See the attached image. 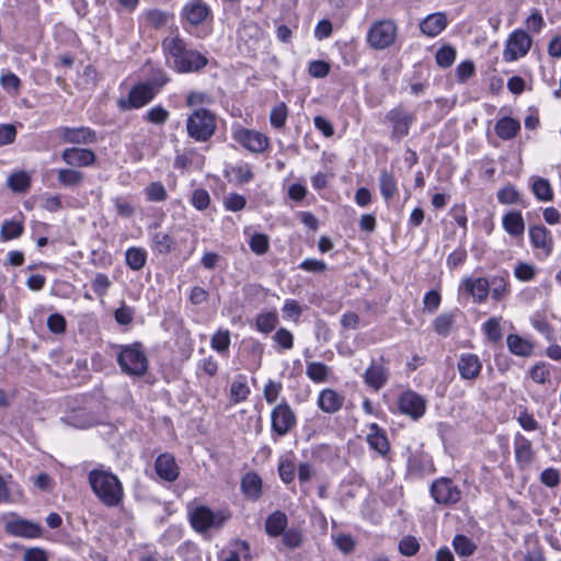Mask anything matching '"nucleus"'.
I'll list each match as a JSON object with an SVG mask.
<instances>
[{"mask_svg": "<svg viewBox=\"0 0 561 561\" xmlns=\"http://www.w3.org/2000/svg\"><path fill=\"white\" fill-rule=\"evenodd\" d=\"M156 93L157 91L153 83H140L130 90L127 100L121 99L118 105L122 110L139 108L149 103L154 98Z\"/></svg>", "mask_w": 561, "mask_h": 561, "instance_id": "obj_8", "label": "nucleus"}, {"mask_svg": "<svg viewBox=\"0 0 561 561\" xmlns=\"http://www.w3.org/2000/svg\"><path fill=\"white\" fill-rule=\"evenodd\" d=\"M503 227L511 236H522L525 230L523 216L519 211H510L503 217Z\"/></svg>", "mask_w": 561, "mask_h": 561, "instance_id": "obj_29", "label": "nucleus"}, {"mask_svg": "<svg viewBox=\"0 0 561 561\" xmlns=\"http://www.w3.org/2000/svg\"><path fill=\"white\" fill-rule=\"evenodd\" d=\"M344 403V397L333 389H324L318 398L319 408L325 413L337 412Z\"/></svg>", "mask_w": 561, "mask_h": 561, "instance_id": "obj_22", "label": "nucleus"}, {"mask_svg": "<svg viewBox=\"0 0 561 561\" xmlns=\"http://www.w3.org/2000/svg\"><path fill=\"white\" fill-rule=\"evenodd\" d=\"M95 141V133L90 128H72V146Z\"/></svg>", "mask_w": 561, "mask_h": 561, "instance_id": "obj_47", "label": "nucleus"}, {"mask_svg": "<svg viewBox=\"0 0 561 561\" xmlns=\"http://www.w3.org/2000/svg\"><path fill=\"white\" fill-rule=\"evenodd\" d=\"M278 323V316L275 311L264 312L256 316L255 325L262 333L272 332Z\"/></svg>", "mask_w": 561, "mask_h": 561, "instance_id": "obj_36", "label": "nucleus"}, {"mask_svg": "<svg viewBox=\"0 0 561 561\" xmlns=\"http://www.w3.org/2000/svg\"><path fill=\"white\" fill-rule=\"evenodd\" d=\"M152 248L161 254H168L175 248V241L164 231H157L152 236Z\"/></svg>", "mask_w": 561, "mask_h": 561, "instance_id": "obj_32", "label": "nucleus"}, {"mask_svg": "<svg viewBox=\"0 0 561 561\" xmlns=\"http://www.w3.org/2000/svg\"><path fill=\"white\" fill-rule=\"evenodd\" d=\"M288 116V108L284 102L274 106L270 114V122L274 128H283Z\"/></svg>", "mask_w": 561, "mask_h": 561, "instance_id": "obj_41", "label": "nucleus"}, {"mask_svg": "<svg viewBox=\"0 0 561 561\" xmlns=\"http://www.w3.org/2000/svg\"><path fill=\"white\" fill-rule=\"evenodd\" d=\"M474 73V65L470 60L460 62L456 68V78L459 82L467 81Z\"/></svg>", "mask_w": 561, "mask_h": 561, "instance_id": "obj_60", "label": "nucleus"}, {"mask_svg": "<svg viewBox=\"0 0 561 561\" xmlns=\"http://www.w3.org/2000/svg\"><path fill=\"white\" fill-rule=\"evenodd\" d=\"M96 71L91 66H85L83 72L78 78V87L83 90H90L96 84Z\"/></svg>", "mask_w": 561, "mask_h": 561, "instance_id": "obj_43", "label": "nucleus"}, {"mask_svg": "<svg viewBox=\"0 0 561 561\" xmlns=\"http://www.w3.org/2000/svg\"><path fill=\"white\" fill-rule=\"evenodd\" d=\"M117 363L123 373L134 377L144 376L149 365L142 344L139 342L121 346Z\"/></svg>", "mask_w": 561, "mask_h": 561, "instance_id": "obj_3", "label": "nucleus"}, {"mask_svg": "<svg viewBox=\"0 0 561 561\" xmlns=\"http://www.w3.org/2000/svg\"><path fill=\"white\" fill-rule=\"evenodd\" d=\"M425 400L412 390H408L400 396L399 410L401 413L410 415L412 419L417 420L425 413Z\"/></svg>", "mask_w": 561, "mask_h": 561, "instance_id": "obj_13", "label": "nucleus"}, {"mask_svg": "<svg viewBox=\"0 0 561 561\" xmlns=\"http://www.w3.org/2000/svg\"><path fill=\"white\" fill-rule=\"evenodd\" d=\"M386 121L391 125V139L400 141L409 135L410 127L415 121V115L408 112L402 105H398L388 111Z\"/></svg>", "mask_w": 561, "mask_h": 561, "instance_id": "obj_6", "label": "nucleus"}, {"mask_svg": "<svg viewBox=\"0 0 561 561\" xmlns=\"http://www.w3.org/2000/svg\"><path fill=\"white\" fill-rule=\"evenodd\" d=\"M229 517L225 512L214 513L206 506H198L191 512L190 522L195 530L203 533L211 527L222 526Z\"/></svg>", "mask_w": 561, "mask_h": 561, "instance_id": "obj_7", "label": "nucleus"}, {"mask_svg": "<svg viewBox=\"0 0 561 561\" xmlns=\"http://www.w3.org/2000/svg\"><path fill=\"white\" fill-rule=\"evenodd\" d=\"M380 193L385 199H390L397 194V182L391 173L382 170L379 178Z\"/></svg>", "mask_w": 561, "mask_h": 561, "instance_id": "obj_34", "label": "nucleus"}, {"mask_svg": "<svg viewBox=\"0 0 561 561\" xmlns=\"http://www.w3.org/2000/svg\"><path fill=\"white\" fill-rule=\"evenodd\" d=\"M457 369L462 379L474 380L481 373L482 364L476 354L466 353L460 355Z\"/></svg>", "mask_w": 561, "mask_h": 561, "instance_id": "obj_15", "label": "nucleus"}, {"mask_svg": "<svg viewBox=\"0 0 561 561\" xmlns=\"http://www.w3.org/2000/svg\"><path fill=\"white\" fill-rule=\"evenodd\" d=\"M533 193L541 202H550L553 198L552 188L548 180L536 178L533 183Z\"/></svg>", "mask_w": 561, "mask_h": 561, "instance_id": "obj_37", "label": "nucleus"}, {"mask_svg": "<svg viewBox=\"0 0 561 561\" xmlns=\"http://www.w3.org/2000/svg\"><path fill=\"white\" fill-rule=\"evenodd\" d=\"M233 138L251 152L260 153L268 147V138L255 130L238 128L233 131Z\"/></svg>", "mask_w": 561, "mask_h": 561, "instance_id": "obj_12", "label": "nucleus"}, {"mask_svg": "<svg viewBox=\"0 0 561 561\" xmlns=\"http://www.w3.org/2000/svg\"><path fill=\"white\" fill-rule=\"evenodd\" d=\"M146 194L151 202H162L167 198V191L160 182H153L146 188Z\"/></svg>", "mask_w": 561, "mask_h": 561, "instance_id": "obj_53", "label": "nucleus"}, {"mask_svg": "<svg viewBox=\"0 0 561 561\" xmlns=\"http://www.w3.org/2000/svg\"><path fill=\"white\" fill-rule=\"evenodd\" d=\"M7 185L13 192L23 193L30 187L31 178L24 171L14 172L9 175Z\"/></svg>", "mask_w": 561, "mask_h": 561, "instance_id": "obj_33", "label": "nucleus"}, {"mask_svg": "<svg viewBox=\"0 0 561 561\" xmlns=\"http://www.w3.org/2000/svg\"><path fill=\"white\" fill-rule=\"evenodd\" d=\"M231 398L234 402H241L247 399L249 394L248 386L242 381H233L230 388Z\"/></svg>", "mask_w": 561, "mask_h": 561, "instance_id": "obj_63", "label": "nucleus"}, {"mask_svg": "<svg viewBox=\"0 0 561 561\" xmlns=\"http://www.w3.org/2000/svg\"><path fill=\"white\" fill-rule=\"evenodd\" d=\"M211 347L219 353L228 350L230 344V333L228 330H219L211 337Z\"/></svg>", "mask_w": 561, "mask_h": 561, "instance_id": "obj_46", "label": "nucleus"}, {"mask_svg": "<svg viewBox=\"0 0 561 561\" xmlns=\"http://www.w3.org/2000/svg\"><path fill=\"white\" fill-rule=\"evenodd\" d=\"M525 561H546L542 547L538 541L530 545L524 556Z\"/></svg>", "mask_w": 561, "mask_h": 561, "instance_id": "obj_64", "label": "nucleus"}, {"mask_svg": "<svg viewBox=\"0 0 561 561\" xmlns=\"http://www.w3.org/2000/svg\"><path fill=\"white\" fill-rule=\"evenodd\" d=\"M272 431L278 436H285L296 424V415L288 403L277 404L271 414Z\"/></svg>", "mask_w": 561, "mask_h": 561, "instance_id": "obj_9", "label": "nucleus"}, {"mask_svg": "<svg viewBox=\"0 0 561 561\" xmlns=\"http://www.w3.org/2000/svg\"><path fill=\"white\" fill-rule=\"evenodd\" d=\"M210 7L204 0H191L182 9V18L193 26L202 24L210 15Z\"/></svg>", "mask_w": 561, "mask_h": 561, "instance_id": "obj_14", "label": "nucleus"}, {"mask_svg": "<svg viewBox=\"0 0 561 561\" xmlns=\"http://www.w3.org/2000/svg\"><path fill=\"white\" fill-rule=\"evenodd\" d=\"M483 329L490 341L497 342L502 339L500 321L496 318L489 319L484 323Z\"/></svg>", "mask_w": 561, "mask_h": 561, "instance_id": "obj_50", "label": "nucleus"}, {"mask_svg": "<svg viewBox=\"0 0 561 561\" xmlns=\"http://www.w3.org/2000/svg\"><path fill=\"white\" fill-rule=\"evenodd\" d=\"M462 285L477 302L484 301L490 293V282L484 277H468L462 282Z\"/></svg>", "mask_w": 561, "mask_h": 561, "instance_id": "obj_21", "label": "nucleus"}, {"mask_svg": "<svg viewBox=\"0 0 561 561\" xmlns=\"http://www.w3.org/2000/svg\"><path fill=\"white\" fill-rule=\"evenodd\" d=\"M162 46L168 60L172 59L173 68L181 73L198 71L207 65V58L196 50L188 49L179 36L167 37Z\"/></svg>", "mask_w": 561, "mask_h": 561, "instance_id": "obj_1", "label": "nucleus"}, {"mask_svg": "<svg viewBox=\"0 0 561 561\" xmlns=\"http://www.w3.org/2000/svg\"><path fill=\"white\" fill-rule=\"evenodd\" d=\"M275 343L283 350H290L294 345V336L290 331L280 328L273 336Z\"/></svg>", "mask_w": 561, "mask_h": 561, "instance_id": "obj_51", "label": "nucleus"}, {"mask_svg": "<svg viewBox=\"0 0 561 561\" xmlns=\"http://www.w3.org/2000/svg\"><path fill=\"white\" fill-rule=\"evenodd\" d=\"M5 530L14 536L37 538L42 535V528L38 524L25 520L14 519L5 524Z\"/></svg>", "mask_w": 561, "mask_h": 561, "instance_id": "obj_17", "label": "nucleus"}, {"mask_svg": "<svg viewBox=\"0 0 561 561\" xmlns=\"http://www.w3.org/2000/svg\"><path fill=\"white\" fill-rule=\"evenodd\" d=\"M397 35L398 27L392 20L376 21L367 32V43L374 49H386L394 44Z\"/></svg>", "mask_w": 561, "mask_h": 561, "instance_id": "obj_5", "label": "nucleus"}, {"mask_svg": "<svg viewBox=\"0 0 561 561\" xmlns=\"http://www.w3.org/2000/svg\"><path fill=\"white\" fill-rule=\"evenodd\" d=\"M209 202H210V197L206 190L199 188V190H196L193 192L192 204L198 210L206 209L209 205Z\"/></svg>", "mask_w": 561, "mask_h": 561, "instance_id": "obj_61", "label": "nucleus"}, {"mask_svg": "<svg viewBox=\"0 0 561 561\" xmlns=\"http://www.w3.org/2000/svg\"><path fill=\"white\" fill-rule=\"evenodd\" d=\"M529 238L534 248L543 250L547 255L551 253L553 242L546 227H531L529 229Z\"/></svg>", "mask_w": 561, "mask_h": 561, "instance_id": "obj_23", "label": "nucleus"}, {"mask_svg": "<svg viewBox=\"0 0 561 561\" xmlns=\"http://www.w3.org/2000/svg\"><path fill=\"white\" fill-rule=\"evenodd\" d=\"M95 161V153L88 148L72 146V167H88Z\"/></svg>", "mask_w": 561, "mask_h": 561, "instance_id": "obj_35", "label": "nucleus"}, {"mask_svg": "<svg viewBox=\"0 0 561 561\" xmlns=\"http://www.w3.org/2000/svg\"><path fill=\"white\" fill-rule=\"evenodd\" d=\"M23 232V226L20 221H14V220H10V221H5L3 222L2 227H1V238L3 240H11V239H14V238H18L22 234Z\"/></svg>", "mask_w": 561, "mask_h": 561, "instance_id": "obj_44", "label": "nucleus"}, {"mask_svg": "<svg viewBox=\"0 0 561 561\" xmlns=\"http://www.w3.org/2000/svg\"><path fill=\"white\" fill-rule=\"evenodd\" d=\"M453 547L456 553L460 557H469L477 549L474 542L463 535H456L454 537Z\"/></svg>", "mask_w": 561, "mask_h": 561, "instance_id": "obj_38", "label": "nucleus"}, {"mask_svg": "<svg viewBox=\"0 0 561 561\" xmlns=\"http://www.w3.org/2000/svg\"><path fill=\"white\" fill-rule=\"evenodd\" d=\"M540 481L548 488H554L559 485L561 481L559 470L554 468L545 469L540 474Z\"/></svg>", "mask_w": 561, "mask_h": 561, "instance_id": "obj_57", "label": "nucleus"}, {"mask_svg": "<svg viewBox=\"0 0 561 561\" xmlns=\"http://www.w3.org/2000/svg\"><path fill=\"white\" fill-rule=\"evenodd\" d=\"M15 137L16 129L12 124H0V147L12 144Z\"/></svg>", "mask_w": 561, "mask_h": 561, "instance_id": "obj_59", "label": "nucleus"}, {"mask_svg": "<svg viewBox=\"0 0 561 561\" xmlns=\"http://www.w3.org/2000/svg\"><path fill=\"white\" fill-rule=\"evenodd\" d=\"M457 314L458 310L440 313L433 321L434 331L440 336L449 335L454 328Z\"/></svg>", "mask_w": 561, "mask_h": 561, "instance_id": "obj_28", "label": "nucleus"}, {"mask_svg": "<svg viewBox=\"0 0 561 561\" xmlns=\"http://www.w3.org/2000/svg\"><path fill=\"white\" fill-rule=\"evenodd\" d=\"M89 483L99 500L108 507L117 506L124 495L122 483L112 472L92 470L89 473Z\"/></svg>", "mask_w": 561, "mask_h": 561, "instance_id": "obj_2", "label": "nucleus"}, {"mask_svg": "<svg viewBox=\"0 0 561 561\" xmlns=\"http://www.w3.org/2000/svg\"><path fill=\"white\" fill-rule=\"evenodd\" d=\"M249 247L255 254L263 255L270 249L268 237L264 233H254L250 239Z\"/></svg>", "mask_w": 561, "mask_h": 561, "instance_id": "obj_42", "label": "nucleus"}, {"mask_svg": "<svg viewBox=\"0 0 561 561\" xmlns=\"http://www.w3.org/2000/svg\"><path fill=\"white\" fill-rule=\"evenodd\" d=\"M127 266L133 271H140L147 262V252L142 248L131 247L125 253Z\"/></svg>", "mask_w": 561, "mask_h": 561, "instance_id": "obj_31", "label": "nucleus"}, {"mask_svg": "<svg viewBox=\"0 0 561 561\" xmlns=\"http://www.w3.org/2000/svg\"><path fill=\"white\" fill-rule=\"evenodd\" d=\"M169 118V112L158 105L150 108L146 114V119L153 124H164Z\"/></svg>", "mask_w": 561, "mask_h": 561, "instance_id": "obj_56", "label": "nucleus"}, {"mask_svg": "<svg viewBox=\"0 0 561 561\" xmlns=\"http://www.w3.org/2000/svg\"><path fill=\"white\" fill-rule=\"evenodd\" d=\"M306 374L311 380L322 382L328 378L329 367L323 363L311 362L307 365Z\"/></svg>", "mask_w": 561, "mask_h": 561, "instance_id": "obj_40", "label": "nucleus"}, {"mask_svg": "<svg viewBox=\"0 0 561 561\" xmlns=\"http://www.w3.org/2000/svg\"><path fill=\"white\" fill-rule=\"evenodd\" d=\"M520 130V123L512 117H503L495 124V133L503 140L514 138Z\"/></svg>", "mask_w": 561, "mask_h": 561, "instance_id": "obj_26", "label": "nucleus"}, {"mask_svg": "<svg viewBox=\"0 0 561 561\" xmlns=\"http://www.w3.org/2000/svg\"><path fill=\"white\" fill-rule=\"evenodd\" d=\"M111 285L112 282L110 280L108 276L103 273H98L92 280V288L94 293L100 297L105 295Z\"/></svg>", "mask_w": 561, "mask_h": 561, "instance_id": "obj_52", "label": "nucleus"}, {"mask_svg": "<svg viewBox=\"0 0 561 561\" xmlns=\"http://www.w3.org/2000/svg\"><path fill=\"white\" fill-rule=\"evenodd\" d=\"M519 193L513 185H506L501 188L497 193V199L500 203L505 205L515 204L518 202Z\"/></svg>", "mask_w": 561, "mask_h": 561, "instance_id": "obj_49", "label": "nucleus"}, {"mask_svg": "<svg viewBox=\"0 0 561 561\" xmlns=\"http://www.w3.org/2000/svg\"><path fill=\"white\" fill-rule=\"evenodd\" d=\"M157 474L169 482L175 481L179 477V467L170 454L160 455L154 463Z\"/></svg>", "mask_w": 561, "mask_h": 561, "instance_id": "obj_18", "label": "nucleus"}, {"mask_svg": "<svg viewBox=\"0 0 561 561\" xmlns=\"http://www.w3.org/2000/svg\"><path fill=\"white\" fill-rule=\"evenodd\" d=\"M515 458L520 467H527L534 459L531 442L517 433L514 437Z\"/></svg>", "mask_w": 561, "mask_h": 561, "instance_id": "obj_19", "label": "nucleus"}, {"mask_svg": "<svg viewBox=\"0 0 561 561\" xmlns=\"http://www.w3.org/2000/svg\"><path fill=\"white\" fill-rule=\"evenodd\" d=\"M490 291L495 300L502 299L507 293V282L504 277H493L490 282Z\"/></svg>", "mask_w": 561, "mask_h": 561, "instance_id": "obj_48", "label": "nucleus"}, {"mask_svg": "<svg viewBox=\"0 0 561 561\" xmlns=\"http://www.w3.org/2000/svg\"><path fill=\"white\" fill-rule=\"evenodd\" d=\"M114 318L118 324L128 325L133 322L134 309L123 304L115 310Z\"/></svg>", "mask_w": 561, "mask_h": 561, "instance_id": "obj_58", "label": "nucleus"}, {"mask_svg": "<svg viewBox=\"0 0 561 561\" xmlns=\"http://www.w3.org/2000/svg\"><path fill=\"white\" fill-rule=\"evenodd\" d=\"M530 46L531 38L525 31L518 30L513 32L503 51L504 60L513 61L525 56L530 49Z\"/></svg>", "mask_w": 561, "mask_h": 561, "instance_id": "obj_10", "label": "nucleus"}, {"mask_svg": "<svg viewBox=\"0 0 561 561\" xmlns=\"http://www.w3.org/2000/svg\"><path fill=\"white\" fill-rule=\"evenodd\" d=\"M216 127L215 114L205 108L194 111L186 122L188 136L202 142L207 141L215 134Z\"/></svg>", "mask_w": 561, "mask_h": 561, "instance_id": "obj_4", "label": "nucleus"}, {"mask_svg": "<svg viewBox=\"0 0 561 561\" xmlns=\"http://www.w3.org/2000/svg\"><path fill=\"white\" fill-rule=\"evenodd\" d=\"M447 25V18L444 13L437 12L427 15L421 23V32L428 36L434 37L442 33Z\"/></svg>", "mask_w": 561, "mask_h": 561, "instance_id": "obj_20", "label": "nucleus"}, {"mask_svg": "<svg viewBox=\"0 0 561 561\" xmlns=\"http://www.w3.org/2000/svg\"><path fill=\"white\" fill-rule=\"evenodd\" d=\"M288 524V518L285 513L276 511L268 515L265 520L266 534L271 537H278L283 535Z\"/></svg>", "mask_w": 561, "mask_h": 561, "instance_id": "obj_25", "label": "nucleus"}, {"mask_svg": "<svg viewBox=\"0 0 561 561\" xmlns=\"http://www.w3.org/2000/svg\"><path fill=\"white\" fill-rule=\"evenodd\" d=\"M367 442L373 449L381 455H386L389 451L390 447L386 434L377 424H371L370 432L367 435Z\"/></svg>", "mask_w": 561, "mask_h": 561, "instance_id": "obj_27", "label": "nucleus"}, {"mask_svg": "<svg viewBox=\"0 0 561 561\" xmlns=\"http://www.w3.org/2000/svg\"><path fill=\"white\" fill-rule=\"evenodd\" d=\"M283 542L290 549L298 548L302 542V535L300 530L290 528L283 533Z\"/></svg>", "mask_w": 561, "mask_h": 561, "instance_id": "obj_55", "label": "nucleus"}, {"mask_svg": "<svg viewBox=\"0 0 561 561\" xmlns=\"http://www.w3.org/2000/svg\"><path fill=\"white\" fill-rule=\"evenodd\" d=\"M420 550V543L414 536H404L399 542V551L405 557H412Z\"/></svg>", "mask_w": 561, "mask_h": 561, "instance_id": "obj_45", "label": "nucleus"}, {"mask_svg": "<svg viewBox=\"0 0 561 561\" xmlns=\"http://www.w3.org/2000/svg\"><path fill=\"white\" fill-rule=\"evenodd\" d=\"M241 489L247 497L255 501L262 494V479L255 472H248L241 481Z\"/></svg>", "mask_w": 561, "mask_h": 561, "instance_id": "obj_24", "label": "nucleus"}, {"mask_svg": "<svg viewBox=\"0 0 561 561\" xmlns=\"http://www.w3.org/2000/svg\"><path fill=\"white\" fill-rule=\"evenodd\" d=\"M388 377V368L383 364L376 360L371 362L364 374V380L366 385L375 390L382 388L387 383Z\"/></svg>", "mask_w": 561, "mask_h": 561, "instance_id": "obj_16", "label": "nucleus"}, {"mask_svg": "<svg viewBox=\"0 0 561 561\" xmlns=\"http://www.w3.org/2000/svg\"><path fill=\"white\" fill-rule=\"evenodd\" d=\"M456 59V49L450 45H444L435 55L436 64L440 68H449Z\"/></svg>", "mask_w": 561, "mask_h": 561, "instance_id": "obj_39", "label": "nucleus"}, {"mask_svg": "<svg viewBox=\"0 0 561 561\" xmlns=\"http://www.w3.org/2000/svg\"><path fill=\"white\" fill-rule=\"evenodd\" d=\"M431 494L438 504L451 505L460 501L461 492L451 480L440 478L431 485Z\"/></svg>", "mask_w": 561, "mask_h": 561, "instance_id": "obj_11", "label": "nucleus"}, {"mask_svg": "<svg viewBox=\"0 0 561 561\" xmlns=\"http://www.w3.org/2000/svg\"><path fill=\"white\" fill-rule=\"evenodd\" d=\"M506 343L511 353L517 356L526 357L530 356L533 353V344L517 334H510L506 339Z\"/></svg>", "mask_w": 561, "mask_h": 561, "instance_id": "obj_30", "label": "nucleus"}, {"mask_svg": "<svg viewBox=\"0 0 561 561\" xmlns=\"http://www.w3.org/2000/svg\"><path fill=\"white\" fill-rule=\"evenodd\" d=\"M168 13L160 10H150L146 13L148 23L156 28L163 26L168 21Z\"/></svg>", "mask_w": 561, "mask_h": 561, "instance_id": "obj_62", "label": "nucleus"}, {"mask_svg": "<svg viewBox=\"0 0 561 561\" xmlns=\"http://www.w3.org/2000/svg\"><path fill=\"white\" fill-rule=\"evenodd\" d=\"M514 275L517 279L522 282H529L535 277L536 268L531 264L519 263L516 265L514 270Z\"/></svg>", "mask_w": 561, "mask_h": 561, "instance_id": "obj_54", "label": "nucleus"}]
</instances>
